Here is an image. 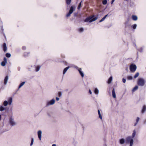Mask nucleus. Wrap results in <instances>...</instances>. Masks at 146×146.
Masks as SVG:
<instances>
[{
  "label": "nucleus",
  "instance_id": "nucleus-34",
  "mask_svg": "<svg viewBox=\"0 0 146 146\" xmlns=\"http://www.w3.org/2000/svg\"><path fill=\"white\" fill-rule=\"evenodd\" d=\"M107 0H104L102 1V4L103 5H106L107 4Z\"/></svg>",
  "mask_w": 146,
  "mask_h": 146
},
{
  "label": "nucleus",
  "instance_id": "nucleus-13",
  "mask_svg": "<svg viewBox=\"0 0 146 146\" xmlns=\"http://www.w3.org/2000/svg\"><path fill=\"white\" fill-rule=\"evenodd\" d=\"M3 50L5 52H6L7 50L6 44L5 43H4L3 44Z\"/></svg>",
  "mask_w": 146,
  "mask_h": 146
},
{
  "label": "nucleus",
  "instance_id": "nucleus-14",
  "mask_svg": "<svg viewBox=\"0 0 146 146\" xmlns=\"http://www.w3.org/2000/svg\"><path fill=\"white\" fill-rule=\"evenodd\" d=\"M97 19V16L92 15V22L95 21Z\"/></svg>",
  "mask_w": 146,
  "mask_h": 146
},
{
  "label": "nucleus",
  "instance_id": "nucleus-41",
  "mask_svg": "<svg viewBox=\"0 0 146 146\" xmlns=\"http://www.w3.org/2000/svg\"><path fill=\"white\" fill-rule=\"evenodd\" d=\"M105 19L104 18V17L101 19V20H100V21H99V22H101L103 21H104V20Z\"/></svg>",
  "mask_w": 146,
  "mask_h": 146
},
{
  "label": "nucleus",
  "instance_id": "nucleus-18",
  "mask_svg": "<svg viewBox=\"0 0 146 146\" xmlns=\"http://www.w3.org/2000/svg\"><path fill=\"white\" fill-rule=\"evenodd\" d=\"M94 93L96 95H98L99 92V90L97 88H95L94 91Z\"/></svg>",
  "mask_w": 146,
  "mask_h": 146
},
{
  "label": "nucleus",
  "instance_id": "nucleus-10",
  "mask_svg": "<svg viewBox=\"0 0 146 146\" xmlns=\"http://www.w3.org/2000/svg\"><path fill=\"white\" fill-rule=\"evenodd\" d=\"M146 111V106L145 105H143V107L141 111V112L142 113H144Z\"/></svg>",
  "mask_w": 146,
  "mask_h": 146
},
{
  "label": "nucleus",
  "instance_id": "nucleus-3",
  "mask_svg": "<svg viewBox=\"0 0 146 146\" xmlns=\"http://www.w3.org/2000/svg\"><path fill=\"white\" fill-rule=\"evenodd\" d=\"M9 123L12 126H14L17 124L16 123L14 120V118L12 116H11L9 118Z\"/></svg>",
  "mask_w": 146,
  "mask_h": 146
},
{
  "label": "nucleus",
  "instance_id": "nucleus-12",
  "mask_svg": "<svg viewBox=\"0 0 146 146\" xmlns=\"http://www.w3.org/2000/svg\"><path fill=\"white\" fill-rule=\"evenodd\" d=\"M119 143L121 144H123L125 142V139L122 138L119 139Z\"/></svg>",
  "mask_w": 146,
  "mask_h": 146
},
{
  "label": "nucleus",
  "instance_id": "nucleus-52",
  "mask_svg": "<svg viewBox=\"0 0 146 146\" xmlns=\"http://www.w3.org/2000/svg\"><path fill=\"white\" fill-rule=\"evenodd\" d=\"M144 124H146V120H145L144 122Z\"/></svg>",
  "mask_w": 146,
  "mask_h": 146
},
{
  "label": "nucleus",
  "instance_id": "nucleus-45",
  "mask_svg": "<svg viewBox=\"0 0 146 146\" xmlns=\"http://www.w3.org/2000/svg\"><path fill=\"white\" fill-rule=\"evenodd\" d=\"M110 15H108V14H107L106 15H105L104 17V18L105 19L106 17L108 16H110Z\"/></svg>",
  "mask_w": 146,
  "mask_h": 146
},
{
  "label": "nucleus",
  "instance_id": "nucleus-25",
  "mask_svg": "<svg viewBox=\"0 0 146 146\" xmlns=\"http://www.w3.org/2000/svg\"><path fill=\"white\" fill-rule=\"evenodd\" d=\"M127 79L129 80H132L133 79V77L131 76H128L127 77Z\"/></svg>",
  "mask_w": 146,
  "mask_h": 146
},
{
  "label": "nucleus",
  "instance_id": "nucleus-16",
  "mask_svg": "<svg viewBox=\"0 0 146 146\" xmlns=\"http://www.w3.org/2000/svg\"><path fill=\"white\" fill-rule=\"evenodd\" d=\"M136 131L135 130H134L133 131V133L132 134L131 136L132 138H134L136 135Z\"/></svg>",
  "mask_w": 146,
  "mask_h": 146
},
{
  "label": "nucleus",
  "instance_id": "nucleus-11",
  "mask_svg": "<svg viewBox=\"0 0 146 146\" xmlns=\"http://www.w3.org/2000/svg\"><path fill=\"white\" fill-rule=\"evenodd\" d=\"M9 79L8 76H7L5 78L4 80V84L5 85L7 84Z\"/></svg>",
  "mask_w": 146,
  "mask_h": 146
},
{
  "label": "nucleus",
  "instance_id": "nucleus-4",
  "mask_svg": "<svg viewBox=\"0 0 146 146\" xmlns=\"http://www.w3.org/2000/svg\"><path fill=\"white\" fill-rule=\"evenodd\" d=\"M129 68L130 71L132 72H134L136 70L137 66L135 64H132L130 65Z\"/></svg>",
  "mask_w": 146,
  "mask_h": 146
},
{
  "label": "nucleus",
  "instance_id": "nucleus-22",
  "mask_svg": "<svg viewBox=\"0 0 146 146\" xmlns=\"http://www.w3.org/2000/svg\"><path fill=\"white\" fill-rule=\"evenodd\" d=\"M41 67V66H38L36 67V71L37 72L39 71Z\"/></svg>",
  "mask_w": 146,
  "mask_h": 146
},
{
  "label": "nucleus",
  "instance_id": "nucleus-48",
  "mask_svg": "<svg viewBox=\"0 0 146 146\" xmlns=\"http://www.w3.org/2000/svg\"><path fill=\"white\" fill-rule=\"evenodd\" d=\"M115 1V0H112L111 2V4H112L114 2V1Z\"/></svg>",
  "mask_w": 146,
  "mask_h": 146
},
{
  "label": "nucleus",
  "instance_id": "nucleus-29",
  "mask_svg": "<svg viewBox=\"0 0 146 146\" xmlns=\"http://www.w3.org/2000/svg\"><path fill=\"white\" fill-rule=\"evenodd\" d=\"M79 31L80 32H83L84 31V29L83 28H80L78 29Z\"/></svg>",
  "mask_w": 146,
  "mask_h": 146
},
{
  "label": "nucleus",
  "instance_id": "nucleus-35",
  "mask_svg": "<svg viewBox=\"0 0 146 146\" xmlns=\"http://www.w3.org/2000/svg\"><path fill=\"white\" fill-rule=\"evenodd\" d=\"M6 63L5 62L3 61L1 63V65L2 66H5V65Z\"/></svg>",
  "mask_w": 146,
  "mask_h": 146
},
{
  "label": "nucleus",
  "instance_id": "nucleus-42",
  "mask_svg": "<svg viewBox=\"0 0 146 146\" xmlns=\"http://www.w3.org/2000/svg\"><path fill=\"white\" fill-rule=\"evenodd\" d=\"M71 13H70L69 12L66 15V17H70V15Z\"/></svg>",
  "mask_w": 146,
  "mask_h": 146
},
{
  "label": "nucleus",
  "instance_id": "nucleus-50",
  "mask_svg": "<svg viewBox=\"0 0 146 146\" xmlns=\"http://www.w3.org/2000/svg\"><path fill=\"white\" fill-rule=\"evenodd\" d=\"M22 86L19 85V87H18V89L17 90H18Z\"/></svg>",
  "mask_w": 146,
  "mask_h": 146
},
{
  "label": "nucleus",
  "instance_id": "nucleus-2",
  "mask_svg": "<svg viewBox=\"0 0 146 146\" xmlns=\"http://www.w3.org/2000/svg\"><path fill=\"white\" fill-rule=\"evenodd\" d=\"M12 98L11 97H10L8 98V101L5 100L3 103V105L5 106H7L8 104L9 105H11L12 102Z\"/></svg>",
  "mask_w": 146,
  "mask_h": 146
},
{
  "label": "nucleus",
  "instance_id": "nucleus-28",
  "mask_svg": "<svg viewBox=\"0 0 146 146\" xmlns=\"http://www.w3.org/2000/svg\"><path fill=\"white\" fill-rule=\"evenodd\" d=\"M139 73L138 72H137L134 76V78H137L139 75Z\"/></svg>",
  "mask_w": 146,
  "mask_h": 146
},
{
  "label": "nucleus",
  "instance_id": "nucleus-46",
  "mask_svg": "<svg viewBox=\"0 0 146 146\" xmlns=\"http://www.w3.org/2000/svg\"><path fill=\"white\" fill-rule=\"evenodd\" d=\"M56 100L57 101H58L59 100V98L58 97H56Z\"/></svg>",
  "mask_w": 146,
  "mask_h": 146
},
{
  "label": "nucleus",
  "instance_id": "nucleus-5",
  "mask_svg": "<svg viewBox=\"0 0 146 146\" xmlns=\"http://www.w3.org/2000/svg\"><path fill=\"white\" fill-rule=\"evenodd\" d=\"M145 84V81L143 79L140 78L138 80L137 82V84L138 85L143 86H144Z\"/></svg>",
  "mask_w": 146,
  "mask_h": 146
},
{
  "label": "nucleus",
  "instance_id": "nucleus-17",
  "mask_svg": "<svg viewBox=\"0 0 146 146\" xmlns=\"http://www.w3.org/2000/svg\"><path fill=\"white\" fill-rule=\"evenodd\" d=\"M70 68V66H68L66 68H65L64 70L63 71V74H64L66 73V72L67 70L68 69Z\"/></svg>",
  "mask_w": 146,
  "mask_h": 146
},
{
  "label": "nucleus",
  "instance_id": "nucleus-21",
  "mask_svg": "<svg viewBox=\"0 0 146 146\" xmlns=\"http://www.w3.org/2000/svg\"><path fill=\"white\" fill-rule=\"evenodd\" d=\"M112 80V76H111L110 77V78H109L108 82V84H110Z\"/></svg>",
  "mask_w": 146,
  "mask_h": 146
},
{
  "label": "nucleus",
  "instance_id": "nucleus-53",
  "mask_svg": "<svg viewBox=\"0 0 146 146\" xmlns=\"http://www.w3.org/2000/svg\"><path fill=\"white\" fill-rule=\"evenodd\" d=\"M128 21H129V20H128L127 21H126V22L125 23V24H126L127 23H128Z\"/></svg>",
  "mask_w": 146,
  "mask_h": 146
},
{
  "label": "nucleus",
  "instance_id": "nucleus-23",
  "mask_svg": "<svg viewBox=\"0 0 146 146\" xmlns=\"http://www.w3.org/2000/svg\"><path fill=\"white\" fill-rule=\"evenodd\" d=\"M138 89V86H136L132 89V91L134 92L136 91Z\"/></svg>",
  "mask_w": 146,
  "mask_h": 146
},
{
  "label": "nucleus",
  "instance_id": "nucleus-24",
  "mask_svg": "<svg viewBox=\"0 0 146 146\" xmlns=\"http://www.w3.org/2000/svg\"><path fill=\"white\" fill-rule=\"evenodd\" d=\"M98 113L99 116V117L101 119H102V117L100 113V112L99 110H98Z\"/></svg>",
  "mask_w": 146,
  "mask_h": 146
},
{
  "label": "nucleus",
  "instance_id": "nucleus-20",
  "mask_svg": "<svg viewBox=\"0 0 146 146\" xmlns=\"http://www.w3.org/2000/svg\"><path fill=\"white\" fill-rule=\"evenodd\" d=\"M74 11V8L73 6H71L70 9L69 11V12L70 13L72 14Z\"/></svg>",
  "mask_w": 146,
  "mask_h": 146
},
{
  "label": "nucleus",
  "instance_id": "nucleus-15",
  "mask_svg": "<svg viewBox=\"0 0 146 146\" xmlns=\"http://www.w3.org/2000/svg\"><path fill=\"white\" fill-rule=\"evenodd\" d=\"M112 93L113 97L114 98H115L116 96L114 88H113L112 90Z\"/></svg>",
  "mask_w": 146,
  "mask_h": 146
},
{
  "label": "nucleus",
  "instance_id": "nucleus-37",
  "mask_svg": "<svg viewBox=\"0 0 146 146\" xmlns=\"http://www.w3.org/2000/svg\"><path fill=\"white\" fill-rule=\"evenodd\" d=\"M58 96L59 97H60L62 96V92H59L58 93Z\"/></svg>",
  "mask_w": 146,
  "mask_h": 146
},
{
  "label": "nucleus",
  "instance_id": "nucleus-38",
  "mask_svg": "<svg viewBox=\"0 0 146 146\" xmlns=\"http://www.w3.org/2000/svg\"><path fill=\"white\" fill-rule=\"evenodd\" d=\"M29 54V53L27 52H25L24 53V56H28L27 54Z\"/></svg>",
  "mask_w": 146,
  "mask_h": 146
},
{
  "label": "nucleus",
  "instance_id": "nucleus-31",
  "mask_svg": "<svg viewBox=\"0 0 146 146\" xmlns=\"http://www.w3.org/2000/svg\"><path fill=\"white\" fill-rule=\"evenodd\" d=\"M137 50L139 51L140 52H142L143 51V48L142 47H141V48H140L139 49H137Z\"/></svg>",
  "mask_w": 146,
  "mask_h": 146
},
{
  "label": "nucleus",
  "instance_id": "nucleus-40",
  "mask_svg": "<svg viewBox=\"0 0 146 146\" xmlns=\"http://www.w3.org/2000/svg\"><path fill=\"white\" fill-rule=\"evenodd\" d=\"M3 60H4V61H3V62H5L6 63H7V58H6L4 57V58Z\"/></svg>",
  "mask_w": 146,
  "mask_h": 146
},
{
  "label": "nucleus",
  "instance_id": "nucleus-7",
  "mask_svg": "<svg viewBox=\"0 0 146 146\" xmlns=\"http://www.w3.org/2000/svg\"><path fill=\"white\" fill-rule=\"evenodd\" d=\"M74 67L77 70H78L81 76L82 77H83L84 76V74L82 71V69L81 68H79L78 66H75Z\"/></svg>",
  "mask_w": 146,
  "mask_h": 146
},
{
  "label": "nucleus",
  "instance_id": "nucleus-6",
  "mask_svg": "<svg viewBox=\"0 0 146 146\" xmlns=\"http://www.w3.org/2000/svg\"><path fill=\"white\" fill-rule=\"evenodd\" d=\"M55 100L54 99H52L50 101L46 103V106L53 105L55 103Z\"/></svg>",
  "mask_w": 146,
  "mask_h": 146
},
{
  "label": "nucleus",
  "instance_id": "nucleus-33",
  "mask_svg": "<svg viewBox=\"0 0 146 146\" xmlns=\"http://www.w3.org/2000/svg\"><path fill=\"white\" fill-rule=\"evenodd\" d=\"M71 0H66V4L68 5H69L71 2Z\"/></svg>",
  "mask_w": 146,
  "mask_h": 146
},
{
  "label": "nucleus",
  "instance_id": "nucleus-8",
  "mask_svg": "<svg viewBox=\"0 0 146 146\" xmlns=\"http://www.w3.org/2000/svg\"><path fill=\"white\" fill-rule=\"evenodd\" d=\"M84 22H91V16H89V17H87L84 20Z\"/></svg>",
  "mask_w": 146,
  "mask_h": 146
},
{
  "label": "nucleus",
  "instance_id": "nucleus-55",
  "mask_svg": "<svg viewBox=\"0 0 146 146\" xmlns=\"http://www.w3.org/2000/svg\"><path fill=\"white\" fill-rule=\"evenodd\" d=\"M76 16V14H74V16Z\"/></svg>",
  "mask_w": 146,
  "mask_h": 146
},
{
  "label": "nucleus",
  "instance_id": "nucleus-47",
  "mask_svg": "<svg viewBox=\"0 0 146 146\" xmlns=\"http://www.w3.org/2000/svg\"><path fill=\"white\" fill-rule=\"evenodd\" d=\"M137 123H138L136 122L134 123V126H136L137 125Z\"/></svg>",
  "mask_w": 146,
  "mask_h": 146
},
{
  "label": "nucleus",
  "instance_id": "nucleus-19",
  "mask_svg": "<svg viewBox=\"0 0 146 146\" xmlns=\"http://www.w3.org/2000/svg\"><path fill=\"white\" fill-rule=\"evenodd\" d=\"M132 19L134 21H136L137 19V17L136 15H133L132 16Z\"/></svg>",
  "mask_w": 146,
  "mask_h": 146
},
{
  "label": "nucleus",
  "instance_id": "nucleus-1",
  "mask_svg": "<svg viewBox=\"0 0 146 146\" xmlns=\"http://www.w3.org/2000/svg\"><path fill=\"white\" fill-rule=\"evenodd\" d=\"M126 142L127 143H129V146H132L133 143V139L131 136H129L126 138Z\"/></svg>",
  "mask_w": 146,
  "mask_h": 146
},
{
  "label": "nucleus",
  "instance_id": "nucleus-44",
  "mask_svg": "<svg viewBox=\"0 0 146 146\" xmlns=\"http://www.w3.org/2000/svg\"><path fill=\"white\" fill-rule=\"evenodd\" d=\"M139 120V117H137L136 119V122L138 123Z\"/></svg>",
  "mask_w": 146,
  "mask_h": 146
},
{
  "label": "nucleus",
  "instance_id": "nucleus-32",
  "mask_svg": "<svg viewBox=\"0 0 146 146\" xmlns=\"http://www.w3.org/2000/svg\"><path fill=\"white\" fill-rule=\"evenodd\" d=\"M34 139L33 138H31V142L30 144V146H31L33 145V142H34Z\"/></svg>",
  "mask_w": 146,
  "mask_h": 146
},
{
  "label": "nucleus",
  "instance_id": "nucleus-9",
  "mask_svg": "<svg viewBox=\"0 0 146 146\" xmlns=\"http://www.w3.org/2000/svg\"><path fill=\"white\" fill-rule=\"evenodd\" d=\"M42 131L40 130L38 132V137L40 140H41V136H42Z\"/></svg>",
  "mask_w": 146,
  "mask_h": 146
},
{
  "label": "nucleus",
  "instance_id": "nucleus-30",
  "mask_svg": "<svg viewBox=\"0 0 146 146\" xmlns=\"http://www.w3.org/2000/svg\"><path fill=\"white\" fill-rule=\"evenodd\" d=\"M6 56L8 58H9L11 56V54L9 53H7L5 54Z\"/></svg>",
  "mask_w": 146,
  "mask_h": 146
},
{
  "label": "nucleus",
  "instance_id": "nucleus-51",
  "mask_svg": "<svg viewBox=\"0 0 146 146\" xmlns=\"http://www.w3.org/2000/svg\"><path fill=\"white\" fill-rule=\"evenodd\" d=\"M89 92L90 94H91V90L89 89Z\"/></svg>",
  "mask_w": 146,
  "mask_h": 146
},
{
  "label": "nucleus",
  "instance_id": "nucleus-27",
  "mask_svg": "<svg viewBox=\"0 0 146 146\" xmlns=\"http://www.w3.org/2000/svg\"><path fill=\"white\" fill-rule=\"evenodd\" d=\"M137 25L136 24H134L131 26V27L133 28V29H135L136 28Z\"/></svg>",
  "mask_w": 146,
  "mask_h": 146
},
{
  "label": "nucleus",
  "instance_id": "nucleus-49",
  "mask_svg": "<svg viewBox=\"0 0 146 146\" xmlns=\"http://www.w3.org/2000/svg\"><path fill=\"white\" fill-rule=\"evenodd\" d=\"M22 48L23 50H25L26 49V47L25 46H23L22 47Z\"/></svg>",
  "mask_w": 146,
  "mask_h": 146
},
{
  "label": "nucleus",
  "instance_id": "nucleus-43",
  "mask_svg": "<svg viewBox=\"0 0 146 146\" xmlns=\"http://www.w3.org/2000/svg\"><path fill=\"white\" fill-rule=\"evenodd\" d=\"M126 80L125 79L123 78L122 79V82L123 83H125L126 82Z\"/></svg>",
  "mask_w": 146,
  "mask_h": 146
},
{
  "label": "nucleus",
  "instance_id": "nucleus-36",
  "mask_svg": "<svg viewBox=\"0 0 146 146\" xmlns=\"http://www.w3.org/2000/svg\"><path fill=\"white\" fill-rule=\"evenodd\" d=\"M82 2V1H81L80 3L79 4V5L78 7V9H80V7H81V3Z\"/></svg>",
  "mask_w": 146,
  "mask_h": 146
},
{
  "label": "nucleus",
  "instance_id": "nucleus-26",
  "mask_svg": "<svg viewBox=\"0 0 146 146\" xmlns=\"http://www.w3.org/2000/svg\"><path fill=\"white\" fill-rule=\"evenodd\" d=\"M5 108L3 107V106H0V111H2L4 110H5Z\"/></svg>",
  "mask_w": 146,
  "mask_h": 146
},
{
  "label": "nucleus",
  "instance_id": "nucleus-54",
  "mask_svg": "<svg viewBox=\"0 0 146 146\" xmlns=\"http://www.w3.org/2000/svg\"><path fill=\"white\" fill-rule=\"evenodd\" d=\"M56 145L55 144H53L52 145V146H56Z\"/></svg>",
  "mask_w": 146,
  "mask_h": 146
},
{
  "label": "nucleus",
  "instance_id": "nucleus-39",
  "mask_svg": "<svg viewBox=\"0 0 146 146\" xmlns=\"http://www.w3.org/2000/svg\"><path fill=\"white\" fill-rule=\"evenodd\" d=\"M25 82H22V83H21L20 84V85L21 86H22L25 84Z\"/></svg>",
  "mask_w": 146,
  "mask_h": 146
}]
</instances>
